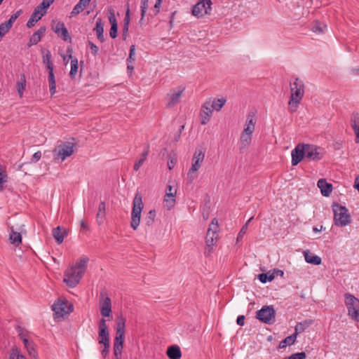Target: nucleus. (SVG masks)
Masks as SVG:
<instances>
[{"instance_id":"nucleus-1","label":"nucleus","mask_w":359,"mask_h":359,"mask_svg":"<svg viewBox=\"0 0 359 359\" xmlns=\"http://www.w3.org/2000/svg\"><path fill=\"white\" fill-rule=\"evenodd\" d=\"M88 261L87 256L82 257L76 262L74 265L66 269L63 280L67 286L74 287L79 284L87 269Z\"/></svg>"},{"instance_id":"nucleus-2","label":"nucleus","mask_w":359,"mask_h":359,"mask_svg":"<svg viewBox=\"0 0 359 359\" xmlns=\"http://www.w3.org/2000/svg\"><path fill=\"white\" fill-rule=\"evenodd\" d=\"M290 97L288 104L291 109H295L300 104L304 95V83L299 78H293L290 82Z\"/></svg>"},{"instance_id":"nucleus-3","label":"nucleus","mask_w":359,"mask_h":359,"mask_svg":"<svg viewBox=\"0 0 359 359\" xmlns=\"http://www.w3.org/2000/svg\"><path fill=\"white\" fill-rule=\"evenodd\" d=\"M218 231L219 226L218 221L216 218H214L211 224L209 226L208 232L205 238L206 250L205 251V255L208 256L212 252L213 247L218 240Z\"/></svg>"},{"instance_id":"nucleus-4","label":"nucleus","mask_w":359,"mask_h":359,"mask_svg":"<svg viewBox=\"0 0 359 359\" xmlns=\"http://www.w3.org/2000/svg\"><path fill=\"white\" fill-rule=\"evenodd\" d=\"M334 222L338 226H346L351 222V217L348 209L342 205L334 204L332 206Z\"/></svg>"},{"instance_id":"nucleus-5","label":"nucleus","mask_w":359,"mask_h":359,"mask_svg":"<svg viewBox=\"0 0 359 359\" xmlns=\"http://www.w3.org/2000/svg\"><path fill=\"white\" fill-rule=\"evenodd\" d=\"M344 298L348 316L352 320L359 322V299L350 293H346Z\"/></svg>"},{"instance_id":"nucleus-6","label":"nucleus","mask_w":359,"mask_h":359,"mask_svg":"<svg viewBox=\"0 0 359 359\" xmlns=\"http://www.w3.org/2000/svg\"><path fill=\"white\" fill-rule=\"evenodd\" d=\"M74 152V144L72 142H61L53 150V158L55 161H64L67 157Z\"/></svg>"},{"instance_id":"nucleus-7","label":"nucleus","mask_w":359,"mask_h":359,"mask_svg":"<svg viewBox=\"0 0 359 359\" xmlns=\"http://www.w3.org/2000/svg\"><path fill=\"white\" fill-rule=\"evenodd\" d=\"M142 208V198L140 194H136L133 202L130 222L131 227L135 230L137 229L140 224Z\"/></svg>"},{"instance_id":"nucleus-8","label":"nucleus","mask_w":359,"mask_h":359,"mask_svg":"<svg viewBox=\"0 0 359 359\" xmlns=\"http://www.w3.org/2000/svg\"><path fill=\"white\" fill-rule=\"evenodd\" d=\"M256 318L262 323L271 325L276 320V311L272 306H264L257 311Z\"/></svg>"},{"instance_id":"nucleus-9","label":"nucleus","mask_w":359,"mask_h":359,"mask_svg":"<svg viewBox=\"0 0 359 359\" xmlns=\"http://www.w3.org/2000/svg\"><path fill=\"white\" fill-rule=\"evenodd\" d=\"M226 102V98L224 97H210L203 104L202 107V111L212 112L213 111H219L222 109L223 106Z\"/></svg>"},{"instance_id":"nucleus-10","label":"nucleus","mask_w":359,"mask_h":359,"mask_svg":"<svg viewBox=\"0 0 359 359\" xmlns=\"http://www.w3.org/2000/svg\"><path fill=\"white\" fill-rule=\"evenodd\" d=\"M126 320L123 316L116 319V332L114 339V347L123 348L125 338Z\"/></svg>"},{"instance_id":"nucleus-11","label":"nucleus","mask_w":359,"mask_h":359,"mask_svg":"<svg viewBox=\"0 0 359 359\" xmlns=\"http://www.w3.org/2000/svg\"><path fill=\"white\" fill-rule=\"evenodd\" d=\"M211 5V0H198L197 4L193 7L192 14L198 18L210 14Z\"/></svg>"},{"instance_id":"nucleus-12","label":"nucleus","mask_w":359,"mask_h":359,"mask_svg":"<svg viewBox=\"0 0 359 359\" xmlns=\"http://www.w3.org/2000/svg\"><path fill=\"white\" fill-rule=\"evenodd\" d=\"M204 158L205 153L201 149H196L192 158L191 167L189 169L188 173L189 178H191L192 180L194 179V177L192 176V174L200 169L204 161Z\"/></svg>"},{"instance_id":"nucleus-13","label":"nucleus","mask_w":359,"mask_h":359,"mask_svg":"<svg viewBox=\"0 0 359 359\" xmlns=\"http://www.w3.org/2000/svg\"><path fill=\"white\" fill-rule=\"evenodd\" d=\"M55 318H63L72 311V305L67 301L59 300L53 305Z\"/></svg>"},{"instance_id":"nucleus-14","label":"nucleus","mask_w":359,"mask_h":359,"mask_svg":"<svg viewBox=\"0 0 359 359\" xmlns=\"http://www.w3.org/2000/svg\"><path fill=\"white\" fill-rule=\"evenodd\" d=\"M305 157L318 161L320 160L324 155L323 149L312 144H304Z\"/></svg>"},{"instance_id":"nucleus-15","label":"nucleus","mask_w":359,"mask_h":359,"mask_svg":"<svg viewBox=\"0 0 359 359\" xmlns=\"http://www.w3.org/2000/svg\"><path fill=\"white\" fill-rule=\"evenodd\" d=\"M100 310L102 316L109 317L111 313V299L105 291H102L100 295Z\"/></svg>"},{"instance_id":"nucleus-16","label":"nucleus","mask_w":359,"mask_h":359,"mask_svg":"<svg viewBox=\"0 0 359 359\" xmlns=\"http://www.w3.org/2000/svg\"><path fill=\"white\" fill-rule=\"evenodd\" d=\"M184 90L185 88L184 87H178L171 90L167 95V105L172 107L179 103Z\"/></svg>"},{"instance_id":"nucleus-17","label":"nucleus","mask_w":359,"mask_h":359,"mask_svg":"<svg viewBox=\"0 0 359 359\" xmlns=\"http://www.w3.org/2000/svg\"><path fill=\"white\" fill-rule=\"evenodd\" d=\"M305 156L304 144H299L292 151V165H297Z\"/></svg>"},{"instance_id":"nucleus-18","label":"nucleus","mask_w":359,"mask_h":359,"mask_svg":"<svg viewBox=\"0 0 359 359\" xmlns=\"http://www.w3.org/2000/svg\"><path fill=\"white\" fill-rule=\"evenodd\" d=\"M109 342V331L106 320L102 318L99 323V343L103 344Z\"/></svg>"},{"instance_id":"nucleus-19","label":"nucleus","mask_w":359,"mask_h":359,"mask_svg":"<svg viewBox=\"0 0 359 359\" xmlns=\"http://www.w3.org/2000/svg\"><path fill=\"white\" fill-rule=\"evenodd\" d=\"M54 32L57 36L65 41H71V37L68 32L67 29L65 27V24L62 22H58L53 28Z\"/></svg>"},{"instance_id":"nucleus-20","label":"nucleus","mask_w":359,"mask_h":359,"mask_svg":"<svg viewBox=\"0 0 359 359\" xmlns=\"http://www.w3.org/2000/svg\"><path fill=\"white\" fill-rule=\"evenodd\" d=\"M46 13V11L41 12L36 8H35L34 12L32 13L31 17L27 22V27L31 28L35 25V24L41 19V18Z\"/></svg>"},{"instance_id":"nucleus-21","label":"nucleus","mask_w":359,"mask_h":359,"mask_svg":"<svg viewBox=\"0 0 359 359\" xmlns=\"http://www.w3.org/2000/svg\"><path fill=\"white\" fill-rule=\"evenodd\" d=\"M46 30V27H41L36 32H34L30 37L28 46L30 47L33 45L37 44L41 39Z\"/></svg>"},{"instance_id":"nucleus-22","label":"nucleus","mask_w":359,"mask_h":359,"mask_svg":"<svg viewBox=\"0 0 359 359\" xmlns=\"http://www.w3.org/2000/svg\"><path fill=\"white\" fill-rule=\"evenodd\" d=\"M318 187L324 196H329L332 191V185L327 182L325 179H320L318 181Z\"/></svg>"},{"instance_id":"nucleus-23","label":"nucleus","mask_w":359,"mask_h":359,"mask_svg":"<svg viewBox=\"0 0 359 359\" xmlns=\"http://www.w3.org/2000/svg\"><path fill=\"white\" fill-rule=\"evenodd\" d=\"M52 234L56 242L58 244H61L63 242L65 237L67 236V231L65 228H62L58 226L53 229Z\"/></svg>"},{"instance_id":"nucleus-24","label":"nucleus","mask_w":359,"mask_h":359,"mask_svg":"<svg viewBox=\"0 0 359 359\" xmlns=\"http://www.w3.org/2000/svg\"><path fill=\"white\" fill-rule=\"evenodd\" d=\"M24 346L30 357L34 359H38V353L36 350V345L32 340L24 339Z\"/></svg>"},{"instance_id":"nucleus-25","label":"nucleus","mask_w":359,"mask_h":359,"mask_svg":"<svg viewBox=\"0 0 359 359\" xmlns=\"http://www.w3.org/2000/svg\"><path fill=\"white\" fill-rule=\"evenodd\" d=\"M106 217V204L105 202L101 201L97 207L96 214L97 223L100 225L104 223Z\"/></svg>"},{"instance_id":"nucleus-26","label":"nucleus","mask_w":359,"mask_h":359,"mask_svg":"<svg viewBox=\"0 0 359 359\" xmlns=\"http://www.w3.org/2000/svg\"><path fill=\"white\" fill-rule=\"evenodd\" d=\"M252 133H253L248 132L247 130H243L242 132L240 138L241 149L247 148L251 144Z\"/></svg>"},{"instance_id":"nucleus-27","label":"nucleus","mask_w":359,"mask_h":359,"mask_svg":"<svg viewBox=\"0 0 359 359\" xmlns=\"http://www.w3.org/2000/svg\"><path fill=\"white\" fill-rule=\"evenodd\" d=\"M43 55V63L46 65L48 70H53L54 66L51 60V53L48 50L45 48L41 49Z\"/></svg>"},{"instance_id":"nucleus-28","label":"nucleus","mask_w":359,"mask_h":359,"mask_svg":"<svg viewBox=\"0 0 359 359\" xmlns=\"http://www.w3.org/2000/svg\"><path fill=\"white\" fill-rule=\"evenodd\" d=\"M257 123V118L255 114H250L245 121V124L243 130L253 133L255 128V124Z\"/></svg>"},{"instance_id":"nucleus-29","label":"nucleus","mask_w":359,"mask_h":359,"mask_svg":"<svg viewBox=\"0 0 359 359\" xmlns=\"http://www.w3.org/2000/svg\"><path fill=\"white\" fill-rule=\"evenodd\" d=\"M350 126L355 135V142H359V116L358 114L353 116L350 120Z\"/></svg>"},{"instance_id":"nucleus-30","label":"nucleus","mask_w":359,"mask_h":359,"mask_svg":"<svg viewBox=\"0 0 359 359\" xmlns=\"http://www.w3.org/2000/svg\"><path fill=\"white\" fill-rule=\"evenodd\" d=\"M304 256L306 262L313 265H319L321 264V258L310 252L309 250L304 252Z\"/></svg>"},{"instance_id":"nucleus-31","label":"nucleus","mask_w":359,"mask_h":359,"mask_svg":"<svg viewBox=\"0 0 359 359\" xmlns=\"http://www.w3.org/2000/svg\"><path fill=\"white\" fill-rule=\"evenodd\" d=\"M90 4V0H80L71 12V16L74 17L81 12Z\"/></svg>"},{"instance_id":"nucleus-32","label":"nucleus","mask_w":359,"mask_h":359,"mask_svg":"<svg viewBox=\"0 0 359 359\" xmlns=\"http://www.w3.org/2000/svg\"><path fill=\"white\" fill-rule=\"evenodd\" d=\"M167 355L170 359H180L182 353L177 346H171L167 350Z\"/></svg>"},{"instance_id":"nucleus-33","label":"nucleus","mask_w":359,"mask_h":359,"mask_svg":"<svg viewBox=\"0 0 359 359\" xmlns=\"http://www.w3.org/2000/svg\"><path fill=\"white\" fill-rule=\"evenodd\" d=\"M9 240L13 245L18 247L22 243V236L20 233L14 231L13 227H11Z\"/></svg>"},{"instance_id":"nucleus-34","label":"nucleus","mask_w":359,"mask_h":359,"mask_svg":"<svg viewBox=\"0 0 359 359\" xmlns=\"http://www.w3.org/2000/svg\"><path fill=\"white\" fill-rule=\"evenodd\" d=\"M175 204V196L170 192H165L163 200V205L168 210H170Z\"/></svg>"},{"instance_id":"nucleus-35","label":"nucleus","mask_w":359,"mask_h":359,"mask_svg":"<svg viewBox=\"0 0 359 359\" xmlns=\"http://www.w3.org/2000/svg\"><path fill=\"white\" fill-rule=\"evenodd\" d=\"M94 30L96 33L98 40L100 42H104L105 39H104V27H103V25L102 23L101 19L97 20V21L96 22V27L94 29Z\"/></svg>"},{"instance_id":"nucleus-36","label":"nucleus","mask_w":359,"mask_h":359,"mask_svg":"<svg viewBox=\"0 0 359 359\" xmlns=\"http://www.w3.org/2000/svg\"><path fill=\"white\" fill-rule=\"evenodd\" d=\"M48 81L49 83L50 93L53 95L55 93L56 91L55 79L53 70H48Z\"/></svg>"},{"instance_id":"nucleus-37","label":"nucleus","mask_w":359,"mask_h":359,"mask_svg":"<svg viewBox=\"0 0 359 359\" xmlns=\"http://www.w3.org/2000/svg\"><path fill=\"white\" fill-rule=\"evenodd\" d=\"M296 333L287 337L285 339L280 341L279 347L280 348L286 347L287 345L293 344L296 341Z\"/></svg>"},{"instance_id":"nucleus-38","label":"nucleus","mask_w":359,"mask_h":359,"mask_svg":"<svg viewBox=\"0 0 359 359\" xmlns=\"http://www.w3.org/2000/svg\"><path fill=\"white\" fill-rule=\"evenodd\" d=\"M326 28L327 25L325 24L316 21L314 22L311 29L316 34H323L326 30Z\"/></svg>"},{"instance_id":"nucleus-39","label":"nucleus","mask_w":359,"mask_h":359,"mask_svg":"<svg viewBox=\"0 0 359 359\" xmlns=\"http://www.w3.org/2000/svg\"><path fill=\"white\" fill-rule=\"evenodd\" d=\"M275 278V273H262L258 275V279L263 283L271 282Z\"/></svg>"},{"instance_id":"nucleus-40","label":"nucleus","mask_w":359,"mask_h":359,"mask_svg":"<svg viewBox=\"0 0 359 359\" xmlns=\"http://www.w3.org/2000/svg\"><path fill=\"white\" fill-rule=\"evenodd\" d=\"M26 79L25 74L20 75V80L17 82L18 91L20 96H22L24 90L25 89Z\"/></svg>"},{"instance_id":"nucleus-41","label":"nucleus","mask_w":359,"mask_h":359,"mask_svg":"<svg viewBox=\"0 0 359 359\" xmlns=\"http://www.w3.org/2000/svg\"><path fill=\"white\" fill-rule=\"evenodd\" d=\"M9 359H27L18 348H13L10 354Z\"/></svg>"},{"instance_id":"nucleus-42","label":"nucleus","mask_w":359,"mask_h":359,"mask_svg":"<svg viewBox=\"0 0 359 359\" xmlns=\"http://www.w3.org/2000/svg\"><path fill=\"white\" fill-rule=\"evenodd\" d=\"M55 0H43L42 2L36 8L39 10L41 12H43L46 11L53 2Z\"/></svg>"},{"instance_id":"nucleus-43","label":"nucleus","mask_w":359,"mask_h":359,"mask_svg":"<svg viewBox=\"0 0 359 359\" xmlns=\"http://www.w3.org/2000/svg\"><path fill=\"white\" fill-rule=\"evenodd\" d=\"M156 217V211L154 210H151L145 218V222L148 226H150L154 222Z\"/></svg>"},{"instance_id":"nucleus-44","label":"nucleus","mask_w":359,"mask_h":359,"mask_svg":"<svg viewBox=\"0 0 359 359\" xmlns=\"http://www.w3.org/2000/svg\"><path fill=\"white\" fill-rule=\"evenodd\" d=\"M7 175L4 168L0 165V191L3 189V184L7 182Z\"/></svg>"},{"instance_id":"nucleus-45","label":"nucleus","mask_w":359,"mask_h":359,"mask_svg":"<svg viewBox=\"0 0 359 359\" xmlns=\"http://www.w3.org/2000/svg\"><path fill=\"white\" fill-rule=\"evenodd\" d=\"M77 70H78V60L77 59H74V60H72L71 61V70H70V76L72 77H74L76 73H77Z\"/></svg>"},{"instance_id":"nucleus-46","label":"nucleus","mask_w":359,"mask_h":359,"mask_svg":"<svg viewBox=\"0 0 359 359\" xmlns=\"http://www.w3.org/2000/svg\"><path fill=\"white\" fill-rule=\"evenodd\" d=\"M22 13V11L21 9H20L19 11H18L17 12L13 13L11 16L10 19L8 21H6L7 24L9 25V26H11L12 27L13 22L21 15Z\"/></svg>"},{"instance_id":"nucleus-47","label":"nucleus","mask_w":359,"mask_h":359,"mask_svg":"<svg viewBox=\"0 0 359 359\" xmlns=\"http://www.w3.org/2000/svg\"><path fill=\"white\" fill-rule=\"evenodd\" d=\"M309 325V323H308L306 321H304L303 323H298L295 327V333L298 332H302L304 331L306 327Z\"/></svg>"},{"instance_id":"nucleus-48","label":"nucleus","mask_w":359,"mask_h":359,"mask_svg":"<svg viewBox=\"0 0 359 359\" xmlns=\"http://www.w3.org/2000/svg\"><path fill=\"white\" fill-rule=\"evenodd\" d=\"M135 45H132L130 47V53H129V56L127 59L128 63H131L135 61Z\"/></svg>"},{"instance_id":"nucleus-49","label":"nucleus","mask_w":359,"mask_h":359,"mask_svg":"<svg viewBox=\"0 0 359 359\" xmlns=\"http://www.w3.org/2000/svg\"><path fill=\"white\" fill-rule=\"evenodd\" d=\"M306 357V355L304 352H299L293 353L284 359H304Z\"/></svg>"},{"instance_id":"nucleus-50","label":"nucleus","mask_w":359,"mask_h":359,"mask_svg":"<svg viewBox=\"0 0 359 359\" xmlns=\"http://www.w3.org/2000/svg\"><path fill=\"white\" fill-rule=\"evenodd\" d=\"M148 1H149V0H142V1H141L142 19L144 18V17L146 14V12H147V8H148Z\"/></svg>"},{"instance_id":"nucleus-51","label":"nucleus","mask_w":359,"mask_h":359,"mask_svg":"<svg viewBox=\"0 0 359 359\" xmlns=\"http://www.w3.org/2000/svg\"><path fill=\"white\" fill-rule=\"evenodd\" d=\"M11 28V27L9 26L6 22H3L0 25V33L4 36L6 33L8 32Z\"/></svg>"},{"instance_id":"nucleus-52","label":"nucleus","mask_w":359,"mask_h":359,"mask_svg":"<svg viewBox=\"0 0 359 359\" xmlns=\"http://www.w3.org/2000/svg\"><path fill=\"white\" fill-rule=\"evenodd\" d=\"M148 154H149V146H147L145 149V150L142 152V155H141V158L137 161L139 163V164H140L141 165L144 163V162L145 161L147 156H148Z\"/></svg>"},{"instance_id":"nucleus-53","label":"nucleus","mask_w":359,"mask_h":359,"mask_svg":"<svg viewBox=\"0 0 359 359\" xmlns=\"http://www.w3.org/2000/svg\"><path fill=\"white\" fill-rule=\"evenodd\" d=\"M109 21L111 24V26H112L114 25H118L114 12L113 11H110V12H109Z\"/></svg>"},{"instance_id":"nucleus-54","label":"nucleus","mask_w":359,"mask_h":359,"mask_svg":"<svg viewBox=\"0 0 359 359\" xmlns=\"http://www.w3.org/2000/svg\"><path fill=\"white\" fill-rule=\"evenodd\" d=\"M252 219V217L250 218L248 220V222H246V224L241 228V229L238 233V239L240 238L243 234H245L246 233V231L248 230V225Z\"/></svg>"},{"instance_id":"nucleus-55","label":"nucleus","mask_w":359,"mask_h":359,"mask_svg":"<svg viewBox=\"0 0 359 359\" xmlns=\"http://www.w3.org/2000/svg\"><path fill=\"white\" fill-rule=\"evenodd\" d=\"M118 32V25H112L111 26V29L109 30V35L112 39H115L117 36Z\"/></svg>"},{"instance_id":"nucleus-56","label":"nucleus","mask_w":359,"mask_h":359,"mask_svg":"<svg viewBox=\"0 0 359 359\" xmlns=\"http://www.w3.org/2000/svg\"><path fill=\"white\" fill-rule=\"evenodd\" d=\"M102 344L104 345V348L101 351V353L105 358L109 353V342L103 343Z\"/></svg>"},{"instance_id":"nucleus-57","label":"nucleus","mask_w":359,"mask_h":359,"mask_svg":"<svg viewBox=\"0 0 359 359\" xmlns=\"http://www.w3.org/2000/svg\"><path fill=\"white\" fill-rule=\"evenodd\" d=\"M210 114H204L201 116V122L203 125L206 124L210 119Z\"/></svg>"},{"instance_id":"nucleus-58","label":"nucleus","mask_w":359,"mask_h":359,"mask_svg":"<svg viewBox=\"0 0 359 359\" xmlns=\"http://www.w3.org/2000/svg\"><path fill=\"white\" fill-rule=\"evenodd\" d=\"M41 157V151H38L35 152L33 154L32 158L31 159L32 163H36V162L39 161L40 160Z\"/></svg>"},{"instance_id":"nucleus-59","label":"nucleus","mask_w":359,"mask_h":359,"mask_svg":"<svg viewBox=\"0 0 359 359\" xmlns=\"http://www.w3.org/2000/svg\"><path fill=\"white\" fill-rule=\"evenodd\" d=\"M122 349L123 348H121L114 347V353L116 357V359H120L122 353Z\"/></svg>"},{"instance_id":"nucleus-60","label":"nucleus","mask_w":359,"mask_h":359,"mask_svg":"<svg viewBox=\"0 0 359 359\" xmlns=\"http://www.w3.org/2000/svg\"><path fill=\"white\" fill-rule=\"evenodd\" d=\"M177 160L174 158L170 159L168 162V167L169 170H172L176 163Z\"/></svg>"},{"instance_id":"nucleus-61","label":"nucleus","mask_w":359,"mask_h":359,"mask_svg":"<svg viewBox=\"0 0 359 359\" xmlns=\"http://www.w3.org/2000/svg\"><path fill=\"white\" fill-rule=\"evenodd\" d=\"M236 323L238 325L243 326L245 323V316H239L237 318Z\"/></svg>"},{"instance_id":"nucleus-62","label":"nucleus","mask_w":359,"mask_h":359,"mask_svg":"<svg viewBox=\"0 0 359 359\" xmlns=\"http://www.w3.org/2000/svg\"><path fill=\"white\" fill-rule=\"evenodd\" d=\"M165 192H170L171 194H173L174 196H175L177 191L172 186L169 184L166 187Z\"/></svg>"},{"instance_id":"nucleus-63","label":"nucleus","mask_w":359,"mask_h":359,"mask_svg":"<svg viewBox=\"0 0 359 359\" xmlns=\"http://www.w3.org/2000/svg\"><path fill=\"white\" fill-rule=\"evenodd\" d=\"M129 9L126 11V16L124 18V25H128L130 22V16H129Z\"/></svg>"},{"instance_id":"nucleus-64","label":"nucleus","mask_w":359,"mask_h":359,"mask_svg":"<svg viewBox=\"0 0 359 359\" xmlns=\"http://www.w3.org/2000/svg\"><path fill=\"white\" fill-rule=\"evenodd\" d=\"M81 229H88V221L87 220H81Z\"/></svg>"}]
</instances>
